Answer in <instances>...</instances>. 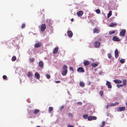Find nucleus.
Segmentation results:
<instances>
[{
  "instance_id": "f257e3e1",
  "label": "nucleus",
  "mask_w": 127,
  "mask_h": 127,
  "mask_svg": "<svg viewBox=\"0 0 127 127\" xmlns=\"http://www.w3.org/2000/svg\"><path fill=\"white\" fill-rule=\"evenodd\" d=\"M67 66L66 65H64L63 66V70L62 72V74L63 75H65L67 73Z\"/></svg>"
},
{
  "instance_id": "f03ea898",
  "label": "nucleus",
  "mask_w": 127,
  "mask_h": 127,
  "mask_svg": "<svg viewBox=\"0 0 127 127\" xmlns=\"http://www.w3.org/2000/svg\"><path fill=\"white\" fill-rule=\"evenodd\" d=\"M100 42L99 41H95L94 43V46L95 48H98L100 45Z\"/></svg>"
},
{
  "instance_id": "7ed1b4c3",
  "label": "nucleus",
  "mask_w": 127,
  "mask_h": 127,
  "mask_svg": "<svg viewBox=\"0 0 127 127\" xmlns=\"http://www.w3.org/2000/svg\"><path fill=\"white\" fill-rule=\"evenodd\" d=\"M46 26L45 24H43L41 25V31L43 32L46 29Z\"/></svg>"
},
{
  "instance_id": "20e7f679",
  "label": "nucleus",
  "mask_w": 127,
  "mask_h": 127,
  "mask_svg": "<svg viewBox=\"0 0 127 127\" xmlns=\"http://www.w3.org/2000/svg\"><path fill=\"white\" fill-rule=\"evenodd\" d=\"M113 40L116 41H120V39L117 36H114L113 37Z\"/></svg>"
},
{
  "instance_id": "39448f33",
  "label": "nucleus",
  "mask_w": 127,
  "mask_h": 127,
  "mask_svg": "<svg viewBox=\"0 0 127 127\" xmlns=\"http://www.w3.org/2000/svg\"><path fill=\"white\" fill-rule=\"evenodd\" d=\"M126 32V31L125 29H123L121 31L120 33V35L121 36H123L125 35V33Z\"/></svg>"
},
{
  "instance_id": "423d86ee",
  "label": "nucleus",
  "mask_w": 127,
  "mask_h": 127,
  "mask_svg": "<svg viewBox=\"0 0 127 127\" xmlns=\"http://www.w3.org/2000/svg\"><path fill=\"white\" fill-rule=\"evenodd\" d=\"M96 117L95 116H89L88 118V120L89 121H91L92 120H96Z\"/></svg>"
},
{
  "instance_id": "0eeeda50",
  "label": "nucleus",
  "mask_w": 127,
  "mask_h": 127,
  "mask_svg": "<svg viewBox=\"0 0 127 127\" xmlns=\"http://www.w3.org/2000/svg\"><path fill=\"white\" fill-rule=\"evenodd\" d=\"M67 34L68 36L69 37H71L72 36L73 33L71 31H68L67 32Z\"/></svg>"
},
{
  "instance_id": "6e6552de",
  "label": "nucleus",
  "mask_w": 127,
  "mask_h": 127,
  "mask_svg": "<svg viewBox=\"0 0 127 127\" xmlns=\"http://www.w3.org/2000/svg\"><path fill=\"white\" fill-rule=\"evenodd\" d=\"M106 85L107 86L108 88L111 89L112 88V86L111 85V83L110 82L107 81Z\"/></svg>"
},
{
  "instance_id": "1a4fd4ad",
  "label": "nucleus",
  "mask_w": 127,
  "mask_h": 127,
  "mask_svg": "<svg viewBox=\"0 0 127 127\" xmlns=\"http://www.w3.org/2000/svg\"><path fill=\"white\" fill-rule=\"evenodd\" d=\"M77 71L78 72H84V70L83 69V68L81 67H79L77 69Z\"/></svg>"
},
{
  "instance_id": "9d476101",
  "label": "nucleus",
  "mask_w": 127,
  "mask_h": 127,
  "mask_svg": "<svg viewBox=\"0 0 127 127\" xmlns=\"http://www.w3.org/2000/svg\"><path fill=\"white\" fill-rule=\"evenodd\" d=\"M100 31V30L98 29V28L97 29L95 28L93 30L94 33H98Z\"/></svg>"
},
{
  "instance_id": "9b49d317",
  "label": "nucleus",
  "mask_w": 127,
  "mask_h": 127,
  "mask_svg": "<svg viewBox=\"0 0 127 127\" xmlns=\"http://www.w3.org/2000/svg\"><path fill=\"white\" fill-rule=\"evenodd\" d=\"M115 58H117L119 56V54L118 51L117 49H116L115 51Z\"/></svg>"
},
{
  "instance_id": "f8f14e48",
  "label": "nucleus",
  "mask_w": 127,
  "mask_h": 127,
  "mask_svg": "<svg viewBox=\"0 0 127 127\" xmlns=\"http://www.w3.org/2000/svg\"><path fill=\"white\" fill-rule=\"evenodd\" d=\"M113 82L116 84L121 83L122 82L121 80L119 79L114 80Z\"/></svg>"
},
{
  "instance_id": "ddd939ff",
  "label": "nucleus",
  "mask_w": 127,
  "mask_h": 127,
  "mask_svg": "<svg viewBox=\"0 0 127 127\" xmlns=\"http://www.w3.org/2000/svg\"><path fill=\"white\" fill-rule=\"evenodd\" d=\"M59 48L58 47H55L53 51V53L54 54H56L57 53L58 50Z\"/></svg>"
},
{
  "instance_id": "4468645a",
  "label": "nucleus",
  "mask_w": 127,
  "mask_h": 127,
  "mask_svg": "<svg viewBox=\"0 0 127 127\" xmlns=\"http://www.w3.org/2000/svg\"><path fill=\"white\" fill-rule=\"evenodd\" d=\"M125 109V108L124 107H120L118 109V111L121 112L124 110Z\"/></svg>"
},
{
  "instance_id": "2eb2a0df",
  "label": "nucleus",
  "mask_w": 127,
  "mask_h": 127,
  "mask_svg": "<svg viewBox=\"0 0 127 127\" xmlns=\"http://www.w3.org/2000/svg\"><path fill=\"white\" fill-rule=\"evenodd\" d=\"M44 65L43 62L41 61H40L39 63V66L41 68H43Z\"/></svg>"
},
{
  "instance_id": "dca6fc26",
  "label": "nucleus",
  "mask_w": 127,
  "mask_h": 127,
  "mask_svg": "<svg viewBox=\"0 0 127 127\" xmlns=\"http://www.w3.org/2000/svg\"><path fill=\"white\" fill-rule=\"evenodd\" d=\"M119 103L118 102H116L114 103H111L109 105L110 106H115L117 105H118Z\"/></svg>"
},
{
  "instance_id": "f3484780",
  "label": "nucleus",
  "mask_w": 127,
  "mask_h": 127,
  "mask_svg": "<svg viewBox=\"0 0 127 127\" xmlns=\"http://www.w3.org/2000/svg\"><path fill=\"white\" fill-rule=\"evenodd\" d=\"M42 45L41 43L39 42L36 44L35 45V47L36 48H38L40 47Z\"/></svg>"
},
{
  "instance_id": "a211bd4d",
  "label": "nucleus",
  "mask_w": 127,
  "mask_h": 127,
  "mask_svg": "<svg viewBox=\"0 0 127 127\" xmlns=\"http://www.w3.org/2000/svg\"><path fill=\"white\" fill-rule=\"evenodd\" d=\"M77 14L78 16H80L82 15L83 14V13L82 11H80L77 12Z\"/></svg>"
},
{
  "instance_id": "6ab92c4d",
  "label": "nucleus",
  "mask_w": 127,
  "mask_h": 127,
  "mask_svg": "<svg viewBox=\"0 0 127 127\" xmlns=\"http://www.w3.org/2000/svg\"><path fill=\"white\" fill-rule=\"evenodd\" d=\"M79 85L81 87H84L85 86V84L83 81H81L79 82Z\"/></svg>"
},
{
  "instance_id": "aec40b11",
  "label": "nucleus",
  "mask_w": 127,
  "mask_h": 127,
  "mask_svg": "<svg viewBox=\"0 0 127 127\" xmlns=\"http://www.w3.org/2000/svg\"><path fill=\"white\" fill-rule=\"evenodd\" d=\"M83 63L85 65L87 66L89 65L90 63L89 61H86L84 62Z\"/></svg>"
},
{
  "instance_id": "412c9836",
  "label": "nucleus",
  "mask_w": 127,
  "mask_h": 127,
  "mask_svg": "<svg viewBox=\"0 0 127 127\" xmlns=\"http://www.w3.org/2000/svg\"><path fill=\"white\" fill-rule=\"evenodd\" d=\"M40 112V110L39 109H35L34 111L33 112L35 114H37Z\"/></svg>"
},
{
  "instance_id": "4be33fe9",
  "label": "nucleus",
  "mask_w": 127,
  "mask_h": 127,
  "mask_svg": "<svg viewBox=\"0 0 127 127\" xmlns=\"http://www.w3.org/2000/svg\"><path fill=\"white\" fill-rule=\"evenodd\" d=\"M117 25V23H112L109 26L110 27H113L114 26H116Z\"/></svg>"
},
{
  "instance_id": "5701e85b",
  "label": "nucleus",
  "mask_w": 127,
  "mask_h": 127,
  "mask_svg": "<svg viewBox=\"0 0 127 127\" xmlns=\"http://www.w3.org/2000/svg\"><path fill=\"white\" fill-rule=\"evenodd\" d=\"M35 76L36 77L37 79H39L40 78L39 74L37 72H36L35 74Z\"/></svg>"
},
{
  "instance_id": "b1692460",
  "label": "nucleus",
  "mask_w": 127,
  "mask_h": 127,
  "mask_svg": "<svg viewBox=\"0 0 127 127\" xmlns=\"http://www.w3.org/2000/svg\"><path fill=\"white\" fill-rule=\"evenodd\" d=\"M53 110V108L52 107H50L48 109V112L49 113H50Z\"/></svg>"
},
{
  "instance_id": "393cba45",
  "label": "nucleus",
  "mask_w": 127,
  "mask_h": 127,
  "mask_svg": "<svg viewBox=\"0 0 127 127\" xmlns=\"http://www.w3.org/2000/svg\"><path fill=\"white\" fill-rule=\"evenodd\" d=\"M105 125V122L103 121L101 123V125L100 126V127H103Z\"/></svg>"
},
{
  "instance_id": "a878e982",
  "label": "nucleus",
  "mask_w": 127,
  "mask_h": 127,
  "mask_svg": "<svg viewBox=\"0 0 127 127\" xmlns=\"http://www.w3.org/2000/svg\"><path fill=\"white\" fill-rule=\"evenodd\" d=\"M98 65V64L97 63H93L92 64V66L94 67H96Z\"/></svg>"
},
{
  "instance_id": "bb28decb",
  "label": "nucleus",
  "mask_w": 127,
  "mask_h": 127,
  "mask_svg": "<svg viewBox=\"0 0 127 127\" xmlns=\"http://www.w3.org/2000/svg\"><path fill=\"white\" fill-rule=\"evenodd\" d=\"M95 11L98 14H99L100 13V11L99 9L96 10Z\"/></svg>"
},
{
  "instance_id": "cd10ccee",
  "label": "nucleus",
  "mask_w": 127,
  "mask_h": 127,
  "mask_svg": "<svg viewBox=\"0 0 127 127\" xmlns=\"http://www.w3.org/2000/svg\"><path fill=\"white\" fill-rule=\"evenodd\" d=\"M127 83V81L126 80H124L123 81V86H125L126 85Z\"/></svg>"
},
{
  "instance_id": "c85d7f7f",
  "label": "nucleus",
  "mask_w": 127,
  "mask_h": 127,
  "mask_svg": "<svg viewBox=\"0 0 127 127\" xmlns=\"http://www.w3.org/2000/svg\"><path fill=\"white\" fill-rule=\"evenodd\" d=\"M32 72H28V77H29L30 76H32Z\"/></svg>"
},
{
  "instance_id": "c756f323",
  "label": "nucleus",
  "mask_w": 127,
  "mask_h": 127,
  "mask_svg": "<svg viewBox=\"0 0 127 127\" xmlns=\"http://www.w3.org/2000/svg\"><path fill=\"white\" fill-rule=\"evenodd\" d=\"M120 62L121 64L124 63L125 62V59H122L120 60Z\"/></svg>"
},
{
  "instance_id": "7c9ffc66",
  "label": "nucleus",
  "mask_w": 127,
  "mask_h": 127,
  "mask_svg": "<svg viewBox=\"0 0 127 127\" xmlns=\"http://www.w3.org/2000/svg\"><path fill=\"white\" fill-rule=\"evenodd\" d=\"M112 11H110L107 15V17L109 18L112 15Z\"/></svg>"
},
{
  "instance_id": "2f4dec72",
  "label": "nucleus",
  "mask_w": 127,
  "mask_h": 127,
  "mask_svg": "<svg viewBox=\"0 0 127 127\" xmlns=\"http://www.w3.org/2000/svg\"><path fill=\"white\" fill-rule=\"evenodd\" d=\"M16 59V57L15 56H13L12 58V60L13 61H14Z\"/></svg>"
},
{
  "instance_id": "473e14b6",
  "label": "nucleus",
  "mask_w": 127,
  "mask_h": 127,
  "mask_svg": "<svg viewBox=\"0 0 127 127\" xmlns=\"http://www.w3.org/2000/svg\"><path fill=\"white\" fill-rule=\"evenodd\" d=\"M116 86L118 88H119L120 87H123V84H118Z\"/></svg>"
},
{
  "instance_id": "72a5a7b5",
  "label": "nucleus",
  "mask_w": 127,
  "mask_h": 127,
  "mask_svg": "<svg viewBox=\"0 0 127 127\" xmlns=\"http://www.w3.org/2000/svg\"><path fill=\"white\" fill-rule=\"evenodd\" d=\"M88 115L87 114L83 116V118L85 119L88 118Z\"/></svg>"
},
{
  "instance_id": "f704fd0d",
  "label": "nucleus",
  "mask_w": 127,
  "mask_h": 127,
  "mask_svg": "<svg viewBox=\"0 0 127 127\" xmlns=\"http://www.w3.org/2000/svg\"><path fill=\"white\" fill-rule=\"evenodd\" d=\"M115 32V31L114 30H113L112 31H110L109 32V34L110 35H111L112 34L114 33Z\"/></svg>"
},
{
  "instance_id": "c9c22d12",
  "label": "nucleus",
  "mask_w": 127,
  "mask_h": 127,
  "mask_svg": "<svg viewBox=\"0 0 127 127\" xmlns=\"http://www.w3.org/2000/svg\"><path fill=\"white\" fill-rule=\"evenodd\" d=\"M108 56L109 59H111L112 56L111 54L110 53H109L108 54Z\"/></svg>"
},
{
  "instance_id": "e433bc0d",
  "label": "nucleus",
  "mask_w": 127,
  "mask_h": 127,
  "mask_svg": "<svg viewBox=\"0 0 127 127\" xmlns=\"http://www.w3.org/2000/svg\"><path fill=\"white\" fill-rule=\"evenodd\" d=\"M25 26V25L24 23H23L22 24L21 28L22 29L24 28Z\"/></svg>"
},
{
  "instance_id": "4c0bfd02",
  "label": "nucleus",
  "mask_w": 127,
  "mask_h": 127,
  "mask_svg": "<svg viewBox=\"0 0 127 127\" xmlns=\"http://www.w3.org/2000/svg\"><path fill=\"white\" fill-rule=\"evenodd\" d=\"M34 59L32 58H30L29 59V60L30 62H32L34 61Z\"/></svg>"
},
{
  "instance_id": "58836bf2",
  "label": "nucleus",
  "mask_w": 127,
  "mask_h": 127,
  "mask_svg": "<svg viewBox=\"0 0 127 127\" xmlns=\"http://www.w3.org/2000/svg\"><path fill=\"white\" fill-rule=\"evenodd\" d=\"M46 76L48 79H49L50 78V75L47 74H46Z\"/></svg>"
},
{
  "instance_id": "ea45409f",
  "label": "nucleus",
  "mask_w": 127,
  "mask_h": 127,
  "mask_svg": "<svg viewBox=\"0 0 127 127\" xmlns=\"http://www.w3.org/2000/svg\"><path fill=\"white\" fill-rule=\"evenodd\" d=\"M68 116H69V117L71 116L72 117L73 116L72 115V114L70 113H68Z\"/></svg>"
},
{
  "instance_id": "a19ab883",
  "label": "nucleus",
  "mask_w": 127,
  "mask_h": 127,
  "mask_svg": "<svg viewBox=\"0 0 127 127\" xmlns=\"http://www.w3.org/2000/svg\"><path fill=\"white\" fill-rule=\"evenodd\" d=\"M3 78L4 79H6L7 78V76L5 75H4L3 76Z\"/></svg>"
},
{
  "instance_id": "79ce46f5",
  "label": "nucleus",
  "mask_w": 127,
  "mask_h": 127,
  "mask_svg": "<svg viewBox=\"0 0 127 127\" xmlns=\"http://www.w3.org/2000/svg\"><path fill=\"white\" fill-rule=\"evenodd\" d=\"M99 94L101 96H102L103 94V92L102 91H100L99 92Z\"/></svg>"
},
{
  "instance_id": "37998d69",
  "label": "nucleus",
  "mask_w": 127,
  "mask_h": 127,
  "mask_svg": "<svg viewBox=\"0 0 127 127\" xmlns=\"http://www.w3.org/2000/svg\"><path fill=\"white\" fill-rule=\"evenodd\" d=\"M70 70H72V71H74V70L73 68V67L72 66L70 67H69Z\"/></svg>"
},
{
  "instance_id": "c03bdc74",
  "label": "nucleus",
  "mask_w": 127,
  "mask_h": 127,
  "mask_svg": "<svg viewBox=\"0 0 127 127\" xmlns=\"http://www.w3.org/2000/svg\"><path fill=\"white\" fill-rule=\"evenodd\" d=\"M82 104V102H78L77 103V104L78 105H81Z\"/></svg>"
},
{
  "instance_id": "a18cd8bd",
  "label": "nucleus",
  "mask_w": 127,
  "mask_h": 127,
  "mask_svg": "<svg viewBox=\"0 0 127 127\" xmlns=\"http://www.w3.org/2000/svg\"><path fill=\"white\" fill-rule=\"evenodd\" d=\"M68 127H73V126H71L70 125H69L67 126Z\"/></svg>"
},
{
  "instance_id": "49530a36",
  "label": "nucleus",
  "mask_w": 127,
  "mask_h": 127,
  "mask_svg": "<svg viewBox=\"0 0 127 127\" xmlns=\"http://www.w3.org/2000/svg\"><path fill=\"white\" fill-rule=\"evenodd\" d=\"M60 81H56L55 82L56 83H60Z\"/></svg>"
},
{
  "instance_id": "de8ad7c7",
  "label": "nucleus",
  "mask_w": 127,
  "mask_h": 127,
  "mask_svg": "<svg viewBox=\"0 0 127 127\" xmlns=\"http://www.w3.org/2000/svg\"><path fill=\"white\" fill-rule=\"evenodd\" d=\"M64 108V106H61L60 108V110H62V109H63V108Z\"/></svg>"
},
{
  "instance_id": "09e8293b",
  "label": "nucleus",
  "mask_w": 127,
  "mask_h": 127,
  "mask_svg": "<svg viewBox=\"0 0 127 127\" xmlns=\"http://www.w3.org/2000/svg\"><path fill=\"white\" fill-rule=\"evenodd\" d=\"M101 40V38H99L98 39V40L100 41Z\"/></svg>"
},
{
  "instance_id": "8fccbe9b",
  "label": "nucleus",
  "mask_w": 127,
  "mask_h": 127,
  "mask_svg": "<svg viewBox=\"0 0 127 127\" xmlns=\"http://www.w3.org/2000/svg\"><path fill=\"white\" fill-rule=\"evenodd\" d=\"M108 107H109V106L108 105H107V106H106V108H107V109H108Z\"/></svg>"
},
{
  "instance_id": "3c124183",
  "label": "nucleus",
  "mask_w": 127,
  "mask_h": 127,
  "mask_svg": "<svg viewBox=\"0 0 127 127\" xmlns=\"http://www.w3.org/2000/svg\"><path fill=\"white\" fill-rule=\"evenodd\" d=\"M73 18H72V19H71V21L72 22H73Z\"/></svg>"
},
{
  "instance_id": "603ef678",
  "label": "nucleus",
  "mask_w": 127,
  "mask_h": 127,
  "mask_svg": "<svg viewBox=\"0 0 127 127\" xmlns=\"http://www.w3.org/2000/svg\"><path fill=\"white\" fill-rule=\"evenodd\" d=\"M91 82H89V85H90L91 84Z\"/></svg>"
},
{
  "instance_id": "864d4df0",
  "label": "nucleus",
  "mask_w": 127,
  "mask_h": 127,
  "mask_svg": "<svg viewBox=\"0 0 127 127\" xmlns=\"http://www.w3.org/2000/svg\"><path fill=\"white\" fill-rule=\"evenodd\" d=\"M36 127H40L39 126H37Z\"/></svg>"
}]
</instances>
